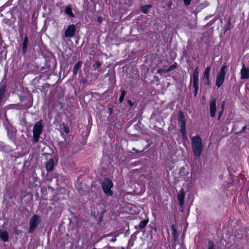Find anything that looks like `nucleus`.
<instances>
[{"mask_svg":"<svg viewBox=\"0 0 249 249\" xmlns=\"http://www.w3.org/2000/svg\"><path fill=\"white\" fill-rule=\"evenodd\" d=\"M216 111V99H213L210 103V112L211 117H215Z\"/></svg>","mask_w":249,"mask_h":249,"instance_id":"nucleus-7","label":"nucleus"},{"mask_svg":"<svg viewBox=\"0 0 249 249\" xmlns=\"http://www.w3.org/2000/svg\"><path fill=\"white\" fill-rule=\"evenodd\" d=\"M126 92L124 90H121V94L119 98L120 103H122L125 95Z\"/></svg>","mask_w":249,"mask_h":249,"instance_id":"nucleus-22","label":"nucleus"},{"mask_svg":"<svg viewBox=\"0 0 249 249\" xmlns=\"http://www.w3.org/2000/svg\"><path fill=\"white\" fill-rule=\"evenodd\" d=\"M5 90V87L1 86V87L0 89V96H4Z\"/></svg>","mask_w":249,"mask_h":249,"instance_id":"nucleus-26","label":"nucleus"},{"mask_svg":"<svg viewBox=\"0 0 249 249\" xmlns=\"http://www.w3.org/2000/svg\"><path fill=\"white\" fill-rule=\"evenodd\" d=\"M223 111L224 110H221V111H220L218 113V119L219 120L220 118H221V117L223 114Z\"/></svg>","mask_w":249,"mask_h":249,"instance_id":"nucleus-29","label":"nucleus"},{"mask_svg":"<svg viewBox=\"0 0 249 249\" xmlns=\"http://www.w3.org/2000/svg\"><path fill=\"white\" fill-rule=\"evenodd\" d=\"M199 77V70L198 68H196L194 70L192 75L193 79H198Z\"/></svg>","mask_w":249,"mask_h":249,"instance_id":"nucleus-20","label":"nucleus"},{"mask_svg":"<svg viewBox=\"0 0 249 249\" xmlns=\"http://www.w3.org/2000/svg\"><path fill=\"white\" fill-rule=\"evenodd\" d=\"M0 238L4 242L8 240V234L6 231H0Z\"/></svg>","mask_w":249,"mask_h":249,"instance_id":"nucleus-13","label":"nucleus"},{"mask_svg":"<svg viewBox=\"0 0 249 249\" xmlns=\"http://www.w3.org/2000/svg\"><path fill=\"white\" fill-rule=\"evenodd\" d=\"M178 121L180 124V129L186 128V121L181 111H179L178 113Z\"/></svg>","mask_w":249,"mask_h":249,"instance_id":"nucleus-9","label":"nucleus"},{"mask_svg":"<svg viewBox=\"0 0 249 249\" xmlns=\"http://www.w3.org/2000/svg\"><path fill=\"white\" fill-rule=\"evenodd\" d=\"M208 249H215L214 248L213 243L212 241H209L208 242Z\"/></svg>","mask_w":249,"mask_h":249,"instance_id":"nucleus-27","label":"nucleus"},{"mask_svg":"<svg viewBox=\"0 0 249 249\" xmlns=\"http://www.w3.org/2000/svg\"><path fill=\"white\" fill-rule=\"evenodd\" d=\"M162 71V69H160L158 71V73H161Z\"/></svg>","mask_w":249,"mask_h":249,"instance_id":"nucleus-34","label":"nucleus"},{"mask_svg":"<svg viewBox=\"0 0 249 249\" xmlns=\"http://www.w3.org/2000/svg\"><path fill=\"white\" fill-rule=\"evenodd\" d=\"M225 107V101H223L221 105V109L222 110H224Z\"/></svg>","mask_w":249,"mask_h":249,"instance_id":"nucleus-31","label":"nucleus"},{"mask_svg":"<svg viewBox=\"0 0 249 249\" xmlns=\"http://www.w3.org/2000/svg\"><path fill=\"white\" fill-rule=\"evenodd\" d=\"M40 221V218L38 215L35 214L33 216L29 222V232L31 233L34 231L37 227Z\"/></svg>","mask_w":249,"mask_h":249,"instance_id":"nucleus-5","label":"nucleus"},{"mask_svg":"<svg viewBox=\"0 0 249 249\" xmlns=\"http://www.w3.org/2000/svg\"><path fill=\"white\" fill-rule=\"evenodd\" d=\"M43 128L42 120H39L35 124L33 129V141L34 143H36L38 142L40 136L42 132Z\"/></svg>","mask_w":249,"mask_h":249,"instance_id":"nucleus-2","label":"nucleus"},{"mask_svg":"<svg viewBox=\"0 0 249 249\" xmlns=\"http://www.w3.org/2000/svg\"><path fill=\"white\" fill-rule=\"evenodd\" d=\"M211 67H207L204 71L203 78H210Z\"/></svg>","mask_w":249,"mask_h":249,"instance_id":"nucleus-18","label":"nucleus"},{"mask_svg":"<svg viewBox=\"0 0 249 249\" xmlns=\"http://www.w3.org/2000/svg\"><path fill=\"white\" fill-rule=\"evenodd\" d=\"M63 130L67 134L69 133V132H70L69 127L66 124H63Z\"/></svg>","mask_w":249,"mask_h":249,"instance_id":"nucleus-24","label":"nucleus"},{"mask_svg":"<svg viewBox=\"0 0 249 249\" xmlns=\"http://www.w3.org/2000/svg\"><path fill=\"white\" fill-rule=\"evenodd\" d=\"M54 162L53 159L52 158L46 163V168L48 172L52 171L54 167Z\"/></svg>","mask_w":249,"mask_h":249,"instance_id":"nucleus-11","label":"nucleus"},{"mask_svg":"<svg viewBox=\"0 0 249 249\" xmlns=\"http://www.w3.org/2000/svg\"><path fill=\"white\" fill-rule=\"evenodd\" d=\"M180 132L181 133L182 138L184 142L187 141V136L186 132V128L180 129Z\"/></svg>","mask_w":249,"mask_h":249,"instance_id":"nucleus-19","label":"nucleus"},{"mask_svg":"<svg viewBox=\"0 0 249 249\" xmlns=\"http://www.w3.org/2000/svg\"><path fill=\"white\" fill-rule=\"evenodd\" d=\"M113 186L112 181L108 178L105 179L102 183V189L107 196H111L113 194L112 191L111 190V188Z\"/></svg>","mask_w":249,"mask_h":249,"instance_id":"nucleus-4","label":"nucleus"},{"mask_svg":"<svg viewBox=\"0 0 249 249\" xmlns=\"http://www.w3.org/2000/svg\"><path fill=\"white\" fill-rule=\"evenodd\" d=\"M101 65V63L99 61H96L93 65L92 67L94 69L99 68Z\"/></svg>","mask_w":249,"mask_h":249,"instance_id":"nucleus-25","label":"nucleus"},{"mask_svg":"<svg viewBox=\"0 0 249 249\" xmlns=\"http://www.w3.org/2000/svg\"><path fill=\"white\" fill-rule=\"evenodd\" d=\"M172 229H173V231H176V230H175V229L174 228V226H172Z\"/></svg>","mask_w":249,"mask_h":249,"instance_id":"nucleus-36","label":"nucleus"},{"mask_svg":"<svg viewBox=\"0 0 249 249\" xmlns=\"http://www.w3.org/2000/svg\"><path fill=\"white\" fill-rule=\"evenodd\" d=\"M152 6L150 5H146L145 6H143L141 7L142 11L144 13H147L148 9L151 8Z\"/></svg>","mask_w":249,"mask_h":249,"instance_id":"nucleus-21","label":"nucleus"},{"mask_svg":"<svg viewBox=\"0 0 249 249\" xmlns=\"http://www.w3.org/2000/svg\"><path fill=\"white\" fill-rule=\"evenodd\" d=\"M168 5H169L170 6L171 5V3H168Z\"/></svg>","mask_w":249,"mask_h":249,"instance_id":"nucleus-40","label":"nucleus"},{"mask_svg":"<svg viewBox=\"0 0 249 249\" xmlns=\"http://www.w3.org/2000/svg\"><path fill=\"white\" fill-rule=\"evenodd\" d=\"M185 196V193L182 189L178 195V200L180 206H182L184 204V199Z\"/></svg>","mask_w":249,"mask_h":249,"instance_id":"nucleus-10","label":"nucleus"},{"mask_svg":"<svg viewBox=\"0 0 249 249\" xmlns=\"http://www.w3.org/2000/svg\"><path fill=\"white\" fill-rule=\"evenodd\" d=\"M227 71V69L226 65H222L221 67L220 71L216 76L215 85L217 87L219 88L223 84Z\"/></svg>","mask_w":249,"mask_h":249,"instance_id":"nucleus-3","label":"nucleus"},{"mask_svg":"<svg viewBox=\"0 0 249 249\" xmlns=\"http://www.w3.org/2000/svg\"><path fill=\"white\" fill-rule=\"evenodd\" d=\"M83 83H86V80L84 79L83 80Z\"/></svg>","mask_w":249,"mask_h":249,"instance_id":"nucleus-35","label":"nucleus"},{"mask_svg":"<svg viewBox=\"0 0 249 249\" xmlns=\"http://www.w3.org/2000/svg\"><path fill=\"white\" fill-rule=\"evenodd\" d=\"M76 27L73 24L69 25L65 31V36L66 37H72L75 33Z\"/></svg>","mask_w":249,"mask_h":249,"instance_id":"nucleus-6","label":"nucleus"},{"mask_svg":"<svg viewBox=\"0 0 249 249\" xmlns=\"http://www.w3.org/2000/svg\"><path fill=\"white\" fill-rule=\"evenodd\" d=\"M245 128H246V126H244L243 127V129H244Z\"/></svg>","mask_w":249,"mask_h":249,"instance_id":"nucleus-38","label":"nucleus"},{"mask_svg":"<svg viewBox=\"0 0 249 249\" xmlns=\"http://www.w3.org/2000/svg\"><path fill=\"white\" fill-rule=\"evenodd\" d=\"M241 78L242 79L249 78V68H246L244 64L243 65L241 70Z\"/></svg>","mask_w":249,"mask_h":249,"instance_id":"nucleus-8","label":"nucleus"},{"mask_svg":"<svg viewBox=\"0 0 249 249\" xmlns=\"http://www.w3.org/2000/svg\"><path fill=\"white\" fill-rule=\"evenodd\" d=\"M203 81L205 85L210 86V78H203Z\"/></svg>","mask_w":249,"mask_h":249,"instance_id":"nucleus-23","label":"nucleus"},{"mask_svg":"<svg viewBox=\"0 0 249 249\" xmlns=\"http://www.w3.org/2000/svg\"><path fill=\"white\" fill-rule=\"evenodd\" d=\"M177 67V65L174 64V65H171L168 69L167 71H170L172 70H173L174 69H175V68H176Z\"/></svg>","mask_w":249,"mask_h":249,"instance_id":"nucleus-28","label":"nucleus"},{"mask_svg":"<svg viewBox=\"0 0 249 249\" xmlns=\"http://www.w3.org/2000/svg\"><path fill=\"white\" fill-rule=\"evenodd\" d=\"M185 5H189L191 1H184Z\"/></svg>","mask_w":249,"mask_h":249,"instance_id":"nucleus-32","label":"nucleus"},{"mask_svg":"<svg viewBox=\"0 0 249 249\" xmlns=\"http://www.w3.org/2000/svg\"><path fill=\"white\" fill-rule=\"evenodd\" d=\"M103 21V18L101 17H99L97 18V21L99 23H101Z\"/></svg>","mask_w":249,"mask_h":249,"instance_id":"nucleus-30","label":"nucleus"},{"mask_svg":"<svg viewBox=\"0 0 249 249\" xmlns=\"http://www.w3.org/2000/svg\"><path fill=\"white\" fill-rule=\"evenodd\" d=\"M111 241H116V239L115 238L112 239Z\"/></svg>","mask_w":249,"mask_h":249,"instance_id":"nucleus-37","label":"nucleus"},{"mask_svg":"<svg viewBox=\"0 0 249 249\" xmlns=\"http://www.w3.org/2000/svg\"><path fill=\"white\" fill-rule=\"evenodd\" d=\"M65 13L68 15H69L71 17L73 18L74 17V15L72 12L71 8L70 6H68L66 7L65 9Z\"/></svg>","mask_w":249,"mask_h":249,"instance_id":"nucleus-17","label":"nucleus"},{"mask_svg":"<svg viewBox=\"0 0 249 249\" xmlns=\"http://www.w3.org/2000/svg\"><path fill=\"white\" fill-rule=\"evenodd\" d=\"M128 104L130 105V107H132L133 105V103L130 100H128L127 101Z\"/></svg>","mask_w":249,"mask_h":249,"instance_id":"nucleus-33","label":"nucleus"},{"mask_svg":"<svg viewBox=\"0 0 249 249\" xmlns=\"http://www.w3.org/2000/svg\"><path fill=\"white\" fill-rule=\"evenodd\" d=\"M192 83L194 88V95L196 97L199 89L198 79H192Z\"/></svg>","mask_w":249,"mask_h":249,"instance_id":"nucleus-12","label":"nucleus"},{"mask_svg":"<svg viewBox=\"0 0 249 249\" xmlns=\"http://www.w3.org/2000/svg\"><path fill=\"white\" fill-rule=\"evenodd\" d=\"M168 5H169L170 6L171 5V3H168Z\"/></svg>","mask_w":249,"mask_h":249,"instance_id":"nucleus-39","label":"nucleus"},{"mask_svg":"<svg viewBox=\"0 0 249 249\" xmlns=\"http://www.w3.org/2000/svg\"><path fill=\"white\" fill-rule=\"evenodd\" d=\"M191 141L194 155L196 157H200L203 148L201 139L199 136L197 135L191 137Z\"/></svg>","mask_w":249,"mask_h":249,"instance_id":"nucleus-1","label":"nucleus"},{"mask_svg":"<svg viewBox=\"0 0 249 249\" xmlns=\"http://www.w3.org/2000/svg\"><path fill=\"white\" fill-rule=\"evenodd\" d=\"M28 39L27 36H25L23 40V53L24 54L26 53L28 47Z\"/></svg>","mask_w":249,"mask_h":249,"instance_id":"nucleus-16","label":"nucleus"},{"mask_svg":"<svg viewBox=\"0 0 249 249\" xmlns=\"http://www.w3.org/2000/svg\"><path fill=\"white\" fill-rule=\"evenodd\" d=\"M148 222V220H143L141 221L138 226H135V229H143L147 224Z\"/></svg>","mask_w":249,"mask_h":249,"instance_id":"nucleus-14","label":"nucleus"},{"mask_svg":"<svg viewBox=\"0 0 249 249\" xmlns=\"http://www.w3.org/2000/svg\"><path fill=\"white\" fill-rule=\"evenodd\" d=\"M82 62L79 61L77 62L74 66L73 69V74L74 75H76L78 70L80 69L82 65Z\"/></svg>","mask_w":249,"mask_h":249,"instance_id":"nucleus-15","label":"nucleus"}]
</instances>
